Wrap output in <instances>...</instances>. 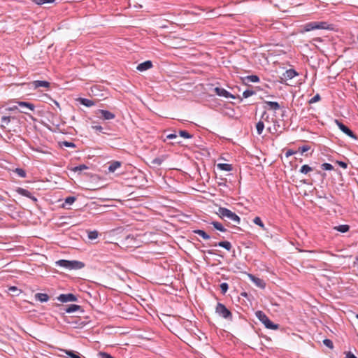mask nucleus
Returning <instances> with one entry per match:
<instances>
[{"label": "nucleus", "mask_w": 358, "mask_h": 358, "mask_svg": "<svg viewBox=\"0 0 358 358\" xmlns=\"http://www.w3.org/2000/svg\"><path fill=\"white\" fill-rule=\"evenodd\" d=\"M216 213L222 220L234 222L235 224L234 227L241 223L240 217L227 208L220 207Z\"/></svg>", "instance_id": "1"}, {"label": "nucleus", "mask_w": 358, "mask_h": 358, "mask_svg": "<svg viewBox=\"0 0 358 358\" xmlns=\"http://www.w3.org/2000/svg\"><path fill=\"white\" fill-rule=\"evenodd\" d=\"M55 265L68 270H79L85 267V264L78 260L59 259L55 262Z\"/></svg>", "instance_id": "2"}, {"label": "nucleus", "mask_w": 358, "mask_h": 358, "mask_svg": "<svg viewBox=\"0 0 358 358\" xmlns=\"http://www.w3.org/2000/svg\"><path fill=\"white\" fill-rule=\"evenodd\" d=\"M303 31L308 32L315 29H329V24L327 22L313 21L303 26Z\"/></svg>", "instance_id": "3"}, {"label": "nucleus", "mask_w": 358, "mask_h": 358, "mask_svg": "<svg viewBox=\"0 0 358 358\" xmlns=\"http://www.w3.org/2000/svg\"><path fill=\"white\" fill-rule=\"evenodd\" d=\"M256 317L262 322L266 328L268 329L275 330L278 329V324H274L266 315L262 310H258L255 313Z\"/></svg>", "instance_id": "4"}, {"label": "nucleus", "mask_w": 358, "mask_h": 358, "mask_svg": "<svg viewBox=\"0 0 358 358\" xmlns=\"http://www.w3.org/2000/svg\"><path fill=\"white\" fill-rule=\"evenodd\" d=\"M215 313L221 317L231 321L233 315L231 312L222 303H217Z\"/></svg>", "instance_id": "5"}, {"label": "nucleus", "mask_w": 358, "mask_h": 358, "mask_svg": "<svg viewBox=\"0 0 358 358\" xmlns=\"http://www.w3.org/2000/svg\"><path fill=\"white\" fill-rule=\"evenodd\" d=\"M56 306H59L60 310H63L64 313H72L76 311H80L82 313L84 312V310L83 309L82 306L76 304H71L67 306L57 304Z\"/></svg>", "instance_id": "6"}, {"label": "nucleus", "mask_w": 358, "mask_h": 358, "mask_svg": "<svg viewBox=\"0 0 358 358\" xmlns=\"http://www.w3.org/2000/svg\"><path fill=\"white\" fill-rule=\"evenodd\" d=\"M334 122H335L336 124L338 126V127L344 134H345L347 136H348L349 137H350L353 139L357 140L358 137L357 136V135H355L354 134V132L350 129H349L346 125H345L343 122H341L340 120H336V119L334 120Z\"/></svg>", "instance_id": "7"}, {"label": "nucleus", "mask_w": 358, "mask_h": 358, "mask_svg": "<svg viewBox=\"0 0 358 358\" xmlns=\"http://www.w3.org/2000/svg\"><path fill=\"white\" fill-rule=\"evenodd\" d=\"M95 114L97 117L103 120H110L115 117V115L107 110L98 109Z\"/></svg>", "instance_id": "8"}, {"label": "nucleus", "mask_w": 358, "mask_h": 358, "mask_svg": "<svg viewBox=\"0 0 358 358\" xmlns=\"http://www.w3.org/2000/svg\"><path fill=\"white\" fill-rule=\"evenodd\" d=\"M57 299L62 303L76 301L78 300L76 296L72 293L61 294L59 296L57 297Z\"/></svg>", "instance_id": "9"}, {"label": "nucleus", "mask_w": 358, "mask_h": 358, "mask_svg": "<svg viewBox=\"0 0 358 358\" xmlns=\"http://www.w3.org/2000/svg\"><path fill=\"white\" fill-rule=\"evenodd\" d=\"M214 92L216 93L217 95L220 96H223L224 98H231L234 99L236 98L235 95L231 94L229 92H228L224 88L216 87L214 89Z\"/></svg>", "instance_id": "10"}, {"label": "nucleus", "mask_w": 358, "mask_h": 358, "mask_svg": "<svg viewBox=\"0 0 358 358\" xmlns=\"http://www.w3.org/2000/svg\"><path fill=\"white\" fill-rule=\"evenodd\" d=\"M16 192L20 195H22L23 196L27 197L30 199H31L34 202H36L37 198L34 196L29 190L22 188V187H17L16 189Z\"/></svg>", "instance_id": "11"}, {"label": "nucleus", "mask_w": 358, "mask_h": 358, "mask_svg": "<svg viewBox=\"0 0 358 358\" xmlns=\"http://www.w3.org/2000/svg\"><path fill=\"white\" fill-rule=\"evenodd\" d=\"M264 103L265 104L264 107L266 110H273L276 111L280 109V104L276 101H264Z\"/></svg>", "instance_id": "12"}, {"label": "nucleus", "mask_w": 358, "mask_h": 358, "mask_svg": "<svg viewBox=\"0 0 358 358\" xmlns=\"http://www.w3.org/2000/svg\"><path fill=\"white\" fill-rule=\"evenodd\" d=\"M152 67V62L150 60H148V61H145L144 62L139 64L137 66L136 69L139 71H144L150 69Z\"/></svg>", "instance_id": "13"}, {"label": "nucleus", "mask_w": 358, "mask_h": 358, "mask_svg": "<svg viewBox=\"0 0 358 358\" xmlns=\"http://www.w3.org/2000/svg\"><path fill=\"white\" fill-rule=\"evenodd\" d=\"M122 166V162L119 161H112L109 163L108 168L109 173H114L118 168Z\"/></svg>", "instance_id": "14"}, {"label": "nucleus", "mask_w": 358, "mask_h": 358, "mask_svg": "<svg viewBox=\"0 0 358 358\" xmlns=\"http://www.w3.org/2000/svg\"><path fill=\"white\" fill-rule=\"evenodd\" d=\"M298 75V73L293 69H288L283 73V76L286 80L292 79Z\"/></svg>", "instance_id": "15"}, {"label": "nucleus", "mask_w": 358, "mask_h": 358, "mask_svg": "<svg viewBox=\"0 0 358 358\" xmlns=\"http://www.w3.org/2000/svg\"><path fill=\"white\" fill-rule=\"evenodd\" d=\"M32 85L35 88L49 87L50 85V83L45 80H34L32 83Z\"/></svg>", "instance_id": "16"}, {"label": "nucleus", "mask_w": 358, "mask_h": 358, "mask_svg": "<svg viewBox=\"0 0 358 358\" xmlns=\"http://www.w3.org/2000/svg\"><path fill=\"white\" fill-rule=\"evenodd\" d=\"M17 103L19 106H20L22 108H27L31 111H34V110H35L34 104H33L30 102L19 101H17Z\"/></svg>", "instance_id": "17"}, {"label": "nucleus", "mask_w": 358, "mask_h": 358, "mask_svg": "<svg viewBox=\"0 0 358 358\" xmlns=\"http://www.w3.org/2000/svg\"><path fill=\"white\" fill-rule=\"evenodd\" d=\"M212 245H213V246H217H217L224 248L227 251H230L231 248H232L231 243L229 241H220L219 243H215Z\"/></svg>", "instance_id": "18"}, {"label": "nucleus", "mask_w": 358, "mask_h": 358, "mask_svg": "<svg viewBox=\"0 0 358 358\" xmlns=\"http://www.w3.org/2000/svg\"><path fill=\"white\" fill-rule=\"evenodd\" d=\"M249 276H250V279L252 280V282H255V284L257 286H258V287H259L261 288H264L265 287L266 284H265V282H264V281L263 280H262V279H260L259 278H257V277H255V276H254L252 275H250Z\"/></svg>", "instance_id": "19"}, {"label": "nucleus", "mask_w": 358, "mask_h": 358, "mask_svg": "<svg viewBox=\"0 0 358 358\" xmlns=\"http://www.w3.org/2000/svg\"><path fill=\"white\" fill-rule=\"evenodd\" d=\"M59 350L65 353L70 358H81L80 355L77 352L64 349H60Z\"/></svg>", "instance_id": "20"}, {"label": "nucleus", "mask_w": 358, "mask_h": 358, "mask_svg": "<svg viewBox=\"0 0 358 358\" xmlns=\"http://www.w3.org/2000/svg\"><path fill=\"white\" fill-rule=\"evenodd\" d=\"M210 224L214 227V228L221 232H229V231L223 226V224L217 221H213Z\"/></svg>", "instance_id": "21"}, {"label": "nucleus", "mask_w": 358, "mask_h": 358, "mask_svg": "<svg viewBox=\"0 0 358 358\" xmlns=\"http://www.w3.org/2000/svg\"><path fill=\"white\" fill-rule=\"evenodd\" d=\"M34 296L36 300L42 303L47 302L50 299L49 296L45 293H36Z\"/></svg>", "instance_id": "22"}, {"label": "nucleus", "mask_w": 358, "mask_h": 358, "mask_svg": "<svg viewBox=\"0 0 358 358\" xmlns=\"http://www.w3.org/2000/svg\"><path fill=\"white\" fill-rule=\"evenodd\" d=\"M78 101L80 104L86 107H91L94 105V102L92 100L86 98H79Z\"/></svg>", "instance_id": "23"}, {"label": "nucleus", "mask_w": 358, "mask_h": 358, "mask_svg": "<svg viewBox=\"0 0 358 358\" xmlns=\"http://www.w3.org/2000/svg\"><path fill=\"white\" fill-rule=\"evenodd\" d=\"M217 166L219 169L224 171H231L233 169L232 165L229 164L220 163Z\"/></svg>", "instance_id": "24"}, {"label": "nucleus", "mask_w": 358, "mask_h": 358, "mask_svg": "<svg viewBox=\"0 0 358 358\" xmlns=\"http://www.w3.org/2000/svg\"><path fill=\"white\" fill-rule=\"evenodd\" d=\"M334 229L341 233H346L350 230V226L348 224H341L334 227Z\"/></svg>", "instance_id": "25"}, {"label": "nucleus", "mask_w": 358, "mask_h": 358, "mask_svg": "<svg viewBox=\"0 0 358 358\" xmlns=\"http://www.w3.org/2000/svg\"><path fill=\"white\" fill-rule=\"evenodd\" d=\"M76 200V197L71 196H68L65 199L64 203L62 204V206L64 208H68L67 206L71 205L74 201Z\"/></svg>", "instance_id": "26"}, {"label": "nucleus", "mask_w": 358, "mask_h": 358, "mask_svg": "<svg viewBox=\"0 0 358 358\" xmlns=\"http://www.w3.org/2000/svg\"><path fill=\"white\" fill-rule=\"evenodd\" d=\"M193 232L199 236H201L205 240H208L210 238V236L203 230L201 229H196L194 230Z\"/></svg>", "instance_id": "27"}, {"label": "nucleus", "mask_w": 358, "mask_h": 358, "mask_svg": "<svg viewBox=\"0 0 358 358\" xmlns=\"http://www.w3.org/2000/svg\"><path fill=\"white\" fill-rule=\"evenodd\" d=\"M244 80L248 82L258 83L259 81V78L256 75H250L245 77Z\"/></svg>", "instance_id": "28"}, {"label": "nucleus", "mask_w": 358, "mask_h": 358, "mask_svg": "<svg viewBox=\"0 0 358 358\" xmlns=\"http://www.w3.org/2000/svg\"><path fill=\"white\" fill-rule=\"evenodd\" d=\"M264 129V124L262 121H259L257 124H256V129H257V133L258 135H261L263 132V130Z\"/></svg>", "instance_id": "29"}, {"label": "nucleus", "mask_w": 358, "mask_h": 358, "mask_svg": "<svg viewBox=\"0 0 358 358\" xmlns=\"http://www.w3.org/2000/svg\"><path fill=\"white\" fill-rule=\"evenodd\" d=\"M59 143L60 147L64 146L66 148H75L76 147V144L71 141H61Z\"/></svg>", "instance_id": "30"}, {"label": "nucleus", "mask_w": 358, "mask_h": 358, "mask_svg": "<svg viewBox=\"0 0 358 358\" xmlns=\"http://www.w3.org/2000/svg\"><path fill=\"white\" fill-rule=\"evenodd\" d=\"M10 119H11V117H10V116H3L1 117L2 124L0 125L1 128L5 129L6 126L4 124H8L10 122Z\"/></svg>", "instance_id": "31"}, {"label": "nucleus", "mask_w": 358, "mask_h": 358, "mask_svg": "<svg viewBox=\"0 0 358 358\" xmlns=\"http://www.w3.org/2000/svg\"><path fill=\"white\" fill-rule=\"evenodd\" d=\"M313 170V168L307 164H304L301 167L300 172L303 174H307Z\"/></svg>", "instance_id": "32"}, {"label": "nucleus", "mask_w": 358, "mask_h": 358, "mask_svg": "<svg viewBox=\"0 0 358 358\" xmlns=\"http://www.w3.org/2000/svg\"><path fill=\"white\" fill-rule=\"evenodd\" d=\"M253 222L259 226L262 229L265 230V226L259 217H255L253 220Z\"/></svg>", "instance_id": "33"}, {"label": "nucleus", "mask_w": 358, "mask_h": 358, "mask_svg": "<svg viewBox=\"0 0 358 358\" xmlns=\"http://www.w3.org/2000/svg\"><path fill=\"white\" fill-rule=\"evenodd\" d=\"M179 135L180 136L185 138H191L192 137V135H191L188 131L185 130L179 131Z\"/></svg>", "instance_id": "34"}, {"label": "nucleus", "mask_w": 358, "mask_h": 358, "mask_svg": "<svg viewBox=\"0 0 358 358\" xmlns=\"http://www.w3.org/2000/svg\"><path fill=\"white\" fill-rule=\"evenodd\" d=\"M88 167L85 164H80L77 166H75L72 169V171L74 172L81 171L83 170L87 169Z\"/></svg>", "instance_id": "35"}, {"label": "nucleus", "mask_w": 358, "mask_h": 358, "mask_svg": "<svg viewBox=\"0 0 358 358\" xmlns=\"http://www.w3.org/2000/svg\"><path fill=\"white\" fill-rule=\"evenodd\" d=\"M14 171H15V173H16L21 178H25L26 177V175H27L26 172L22 169L16 168Z\"/></svg>", "instance_id": "36"}, {"label": "nucleus", "mask_w": 358, "mask_h": 358, "mask_svg": "<svg viewBox=\"0 0 358 358\" xmlns=\"http://www.w3.org/2000/svg\"><path fill=\"white\" fill-rule=\"evenodd\" d=\"M55 0H34V2L37 5H43L45 3H52Z\"/></svg>", "instance_id": "37"}, {"label": "nucleus", "mask_w": 358, "mask_h": 358, "mask_svg": "<svg viewBox=\"0 0 358 358\" xmlns=\"http://www.w3.org/2000/svg\"><path fill=\"white\" fill-rule=\"evenodd\" d=\"M99 233L97 231H91L88 233V238L90 240L96 239L98 237Z\"/></svg>", "instance_id": "38"}, {"label": "nucleus", "mask_w": 358, "mask_h": 358, "mask_svg": "<svg viewBox=\"0 0 358 358\" xmlns=\"http://www.w3.org/2000/svg\"><path fill=\"white\" fill-rule=\"evenodd\" d=\"M222 294H224L229 289V285L227 282H222L220 285Z\"/></svg>", "instance_id": "39"}, {"label": "nucleus", "mask_w": 358, "mask_h": 358, "mask_svg": "<svg viewBox=\"0 0 358 358\" xmlns=\"http://www.w3.org/2000/svg\"><path fill=\"white\" fill-rule=\"evenodd\" d=\"M321 168L323 170H326V171H331L334 169V166L331 164H329V163L322 164L321 165Z\"/></svg>", "instance_id": "40"}, {"label": "nucleus", "mask_w": 358, "mask_h": 358, "mask_svg": "<svg viewBox=\"0 0 358 358\" xmlns=\"http://www.w3.org/2000/svg\"><path fill=\"white\" fill-rule=\"evenodd\" d=\"M255 94V92L253 90H246L243 93V96L244 98H248L250 96H252Z\"/></svg>", "instance_id": "41"}, {"label": "nucleus", "mask_w": 358, "mask_h": 358, "mask_svg": "<svg viewBox=\"0 0 358 358\" xmlns=\"http://www.w3.org/2000/svg\"><path fill=\"white\" fill-rule=\"evenodd\" d=\"M323 343L324 345H326L327 347H328L330 349H332L334 348L333 342L330 339H328V338L324 339L323 341Z\"/></svg>", "instance_id": "42"}, {"label": "nucleus", "mask_w": 358, "mask_h": 358, "mask_svg": "<svg viewBox=\"0 0 358 358\" xmlns=\"http://www.w3.org/2000/svg\"><path fill=\"white\" fill-rule=\"evenodd\" d=\"M8 290L15 293L16 296L19 295L20 293L21 292V290L19 289L17 287L15 286H10L9 288H8Z\"/></svg>", "instance_id": "43"}, {"label": "nucleus", "mask_w": 358, "mask_h": 358, "mask_svg": "<svg viewBox=\"0 0 358 358\" xmlns=\"http://www.w3.org/2000/svg\"><path fill=\"white\" fill-rule=\"evenodd\" d=\"M310 149V147L308 145H304L301 147L299 148V152H300L301 154L308 151Z\"/></svg>", "instance_id": "44"}, {"label": "nucleus", "mask_w": 358, "mask_h": 358, "mask_svg": "<svg viewBox=\"0 0 358 358\" xmlns=\"http://www.w3.org/2000/svg\"><path fill=\"white\" fill-rule=\"evenodd\" d=\"M320 99H321V97H320V94H317L309 101V103H315V102L320 101Z\"/></svg>", "instance_id": "45"}, {"label": "nucleus", "mask_w": 358, "mask_h": 358, "mask_svg": "<svg viewBox=\"0 0 358 358\" xmlns=\"http://www.w3.org/2000/svg\"><path fill=\"white\" fill-rule=\"evenodd\" d=\"M99 355L100 358H115L113 356H111L110 354H108L107 352H99Z\"/></svg>", "instance_id": "46"}, {"label": "nucleus", "mask_w": 358, "mask_h": 358, "mask_svg": "<svg viewBox=\"0 0 358 358\" xmlns=\"http://www.w3.org/2000/svg\"><path fill=\"white\" fill-rule=\"evenodd\" d=\"M92 129L100 132V133H103V134H105V132H103V128L100 126V125H93L92 126Z\"/></svg>", "instance_id": "47"}, {"label": "nucleus", "mask_w": 358, "mask_h": 358, "mask_svg": "<svg viewBox=\"0 0 358 358\" xmlns=\"http://www.w3.org/2000/svg\"><path fill=\"white\" fill-rule=\"evenodd\" d=\"M163 162V159H160V158H155L152 163L153 164H156V165H158V166H160Z\"/></svg>", "instance_id": "48"}, {"label": "nucleus", "mask_w": 358, "mask_h": 358, "mask_svg": "<svg viewBox=\"0 0 358 358\" xmlns=\"http://www.w3.org/2000/svg\"><path fill=\"white\" fill-rule=\"evenodd\" d=\"M336 163L343 169H345L348 168V164L343 161H336Z\"/></svg>", "instance_id": "49"}, {"label": "nucleus", "mask_w": 358, "mask_h": 358, "mask_svg": "<svg viewBox=\"0 0 358 358\" xmlns=\"http://www.w3.org/2000/svg\"><path fill=\"white\" fill-rule=\"evenodd\" d=\"M345 358H357V357L350 351L345 353Z\"/></svg>", "instance_id": "50"}, {"label": "nucleus", "mask_w": 358, "mask_h": 358, "mask_svg": "<svg viewBox=\"0 0 358 358\" xmlns=\"http://www.w3.org/2000/svg\"><path fill=\"white\" fill-rule=\"evenodd\" d=\"M296 151H294V150H288L285 152V156H286L287 157H288L292 156V155H294V154H296Z\"/></svg>", "instance_id": "51"}, {"label": "nucleus", "mask_w": 358, "mask_h": 358, "mask_svg": "<svg viewBox=\"0 0 358 358\" xmlns=\"http://www.w3.org/2000/svg\"><path fill=\"white\" fill-rule=\"evenodd\" d=\"M177 138V135L176 134H170L169 135L166 136V138L168 139H174V138Z\"/></svg>", "instance_id": "52"}, {"label": "nucleus", "mask_w": 358, "mask_h": 358, "mask_svg": "<svg viewBox=\"0 0 358 358\" xmlns=\"http://www.w3.org/2000/svg\"><path fill=\"white\" fill-rule=\"evenodd\" d=\"M16 109H17V107L16 106L8 108V110H14Z\"/></svg>", "instance_id": "53"}, {"label": "nucleus", "mask_w": 358, "mask_h": 358, "mask_svg": "<svg viewBox=\"0 0 358 358\" xmlns=\"http://www.w3.org/2000/svg\"><path fill=\"white\" fill-rule=\"evenodd\" d=\"M208 254H210V255L214 254V252H213V250H208Z\"/></svg>", "instance_id": "54"}, {"label": "nucleus", "mask_w": 358, "mask_h": 358, "mask_svg": "<svg viewBox=\"0 0 358 358\" xmlns=\"http://www.w3.org/2000/svg\"><path fill=\"white\" fill-rule=\"evenodd\" d=\"M20 112L27 115L28 114V113L25 110H20Z\"/></svg>", "instance_id": "55"}, {"label": "nucleus", "mask_w": 358, "mask_h": 358, "mask_svg": "<svg viewBox=\"0 0 358 358\" xmlns=\"http://www.w3.org/2000/svg\"><path fill=\"white\" fill-rule=\"evenodd\" d=\"M266 115V111H264V112L263 113L262 115V117L263 118V117H264V115Z\"/></svg>", "instance_id": "56"}, {"label": "nucleus", "mask_w": 358, "mask_h": 358, "mask_svg": "<svg viewBox=\"0 0 358 358\" xmlns=\"http://www.w3.org/2000/svg\"><path fill=\"white\" fill-rule=\"evenodd\" d=\"M55 104H56L57 106H59V103H58V102L55 101Z\"/></svg>", "instance_id": "57"}, {"label": "nucleus", "mask_w": 358, "mask_h": 358, "mask_svg": "<svg viewBox=\"0 0 358 358\" xmlns=\"http://www.w3.org/2000/svg\"><path fill=\"white\" fill-rule=\"evenodd\" d=\"M356 261H357V264H358V257L356 258Z\"/></svg>", "instance_id": "58"}, {"label": "nucleus", "mask_w": 358, "mask_h": 358, "mask_svg": "<svg viewBox=\"0 0 358 358\" xmlns=\"http://www.w3.org/2000/svg\"><path fill=\"white\" fill-rule=\"evenodd\" d=\"M356 317L358 319V315H356Z\"/></svg>", "instance_id": "59"}, {"label": "nucleus", "mask_w": 358, "mask_h": 358, "mask_svg": "<svg viewBox=\"0 0 358 358\" xmlns=\"http://www.w3.org/2000/svg\"><path fill=\"white\" fill-rule=\"evenodd\" d=\"M357 41H358V35H357Z\"/></svg>", "instance_id": "60"}]
</instances>
